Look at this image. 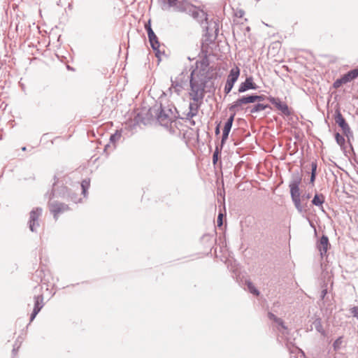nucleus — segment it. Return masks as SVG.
<instances>
[{
    "instance_id": "1",
    "label": "nucleus",
    "mask_w": 358,
    "mask_h": 358,
    "mask_svg": "<svg viewBox=\"0 0 358 358\" xmlns=\"http://www.w3.org/2000/svg\"><path fill=\"white\" fill-rule=\"evenodd\" d=\"M217 78V72L213 66H209L207 58L199 62V66L194 69L190 74L189 96L193 100L189 105L190 111L198 113L205 96L206 84Z\"/></svg>"
},
{
    "instance_id": "2",
    "label": "nucleus",
    "mask_w": 358,
    "mask_h": 358,
    "mask_svg": "<svg viewBox=\"0 0 358 358\" xmlns=\"http://www.w3.org/2000/svg\"><path fill=\"white\" fill-rule=\"evenodd\" d=\"M301 182V178L299 176H296L291 181L289 187L290 189L291 198L295 208L299 211V213H306L307 211V204H302L301 202L308 200L311 197V194L308 193L302 195L301 197L300 196L299 185Z\"/></svg>"
},
{
    "instance_id": "3",
    "label": "nucleus",
    "mask_w": 358,
    "mask_h": 358,
    "mask_svg": "<svg viewBox=\"0 0 358 358\" xmlns=\"http://www.w3.org/2000/svg\"><path fill=\"white\" fill-rule=\"evenodd\" d=\"M151 111L155 113L159 123L165 127L171 125L174 122V119L176 118L175 112L178 113L176 108L173 105L166 107L162 103H160L159 106L155 105L151 109Z\"/></svg>"
},
{
    "instance_id": "4",
    "label": "nucleus",
    "mask_w": 358,
    "mask_h": 358,
    "mask_svg": "<svg viewBox=\"0 0 358 358\" xmlns=\"http://www.w3.org/2000/svg\"><path fill=\"white\" fill-rule=\"evenodd\" d=\"M269 320H273L275 323L274 328L278 331V340L279 341H286V345L288 349H290L289 345H292V336H291L290 330L284 324L283 320L278 317L272 313H268Z\"/></svg>"
},
{
    "instance_id": "5",
    "label": "nucleus",
    "mask_w": 358,
    "mask_h": 358,
    "mask_svg": "<svg viewBox=\"0 0 358 358\" xmlns=\"http://www.w3.org/2000/svg\"><path fill=\"white\" fill-rule=\"evenodd\" d=\"M186 12H188L194 19L201 23L203 28L206 29V31H208L207 14L203 10H200L191 4H189Z\"/></svg>"
},
{
    "instance_id": "6",
    "label": "nucleus",
    "mask_w": 358,
    "mask_h": 358,
    "mask_svg": "<svg viewBox=\"0 0 358 358\" xmlns=\"http://www.w3.org/2000/svg\"><path fill=\"white\" fill-rule=\"evenodd\" d=\"M145 29L147 31L150 45H151L152 50L155 52V56L159 59V60H160V55H161V51L159 50L160 43H159L157 36H156V34H155L154 31L152 30V29L151 27L150 20H149L147 23H145Z\"/></svg>"
},
{
    "instance_id": "7",
    "label": "nucleus",
    "mask_w": 358,
    "mask_h": 358,
    "mask_svg": "<svg viewBox=\"0 0 358 358\" xmlns=\"http://www.w3.org/2000/svg\"><path fill=\"white\" fill-rule=\"evenodd\" d=\"M239 76L240 69L238 66L232 68L230 70L224 90L226 94H228L231 91L234 83L237 81Z\"/></svg>"
},
{
    "instance_id": "8",
    "label": "nucleus",
    "mask_w": 358,
    "mask_h": 358,
    "mask_svg": "<svg viewBox=\"0 0 358 358\" xmlns=\"http://www.w3.org/2000/svg\"><path fill=\"white\" fill-rule=\"evenodd\" d=\"M334 120L336 123L338 125L339 127L342 129V131L343 134L347 137L349 138L350 135H352V131L350 128V126L347 123L345 119L341 114V111L339 110H336L335 115H334Z\"/></svg>"
},
{
    "instance_id": "9",
    "label": "nucleus",
    "mask_w": 358,
    "mask_h": 358,
    "mask_svg": "<svg viewBox=\"0 0 358 358\" xmlns=\"http://www.w3.org/2000/svg\"><path fill=\"white\" fill-rule=\"evenodd\" d=\"M267 100L281 112L282 115L289 116L292 114L291 109L286 103L282 102L279 98L269 96Z\"/></svg>"
},
{
    "instance_id": "10",
    "label": "nucleus",
    "mask_w": 358,
    "mask_h": 358,
    "mask_svg": "<svg viewBox=\"0 0 358 358\" xmlns=\"http://www.w3.org/2000/svg\"><path fill=\"white\" fill-rule=\"evenodd\" d=\"M42 208H36L29 213V228L32 232H35L39 227L38 218L41 215Z\"/></svg>"
},
{
    "instance_id": "11",
    "label": "nucleus",
    "mask_w": 358,
    "mask_h": 358,
    "mask_svg": "<svg viewBox=\"0 0 358 358\" xmlns=\"http://www.w3.org/2000/svg\"><path fill=\"white\" fill-rule=\"evenodd\" d=\"M69 192L70 191L68 188L66 186H64L63 184L62 185H59L58 182L55 181L53 184L51 194L50 195V200L57 196L67 198Z\"/></svg>"
},
{
    "instance_id": "12",
    "label": "nucleus",
    "mask_w": 358,
    "mask_h": 358,
    "mask_svg": "<svg viewBox=\"0 0 358 358\" xmlns=\"http://www.w3.org/2000/svg\"><path fill=\"white\" fill-rule=\"evenodd\" d=\"M49 208L52 213H53L54 218L57 220V215L59 213H64L69 210L68 205L64 203H59L58 201H49Z\"/></svg>"
},
{
    "instance_id": "13",
    "label": "nucleus",
    "mask_w": 358,
    "mask_h": 358,
    "mask_svg": "<svg viewBox=\"0 0 358 358\" xmlns=\"http://www.w3.org/2000/svg\"><path fill=\"white\" fill-rule=\"evenodd\" d=\"M259 88L258 85L254 83L253 78L248 76L245 78V80L241 83L238 87V92L243 93L250 90H256Z\"/></svg>"
},
{
    "instance_id": "14",
    "label": "nucleus",
    "mask_w": 358,
    "mask_h": 358,
    "mask_svg": "<svg viewBox=\"0 0 358 358\" xmlns=\"http://www.w3.org/2000/svg\"><path fill=\"white\" fill-rule=\"evenodd\" d=\"M329 246V238L326 235H322L317 243V248L322 257L326 255Z\"/></svg>"
},
{
    "instance_id": "15",
    "label": "nucleus",
    "mask_w": 358,
    "mask_h": 358,
    "mask_svg": "<svg viewBox=\"0 0 358 358\" xmlns=\"http://www.w3.org/2000/svg\"><path fill=\"white\" fill-rule=\"evenodd\" d=\"M43 296L42 294L34 296V307L30 316V322H31L43 306Z\"/></svg>"
},
{
    "instance_id": "16",
    "label": "nucleus",
    "mask_w": 358,
    "mask_h": 358,
    "mask_svg": "<svg viewBox=\"0 0 358 358\" xmlns=\"http://www.w3.org/2000/svg\"><path fill=\"white\" fill-rule=\"evenodd\" d=\"M169 7H173L178 11H186L189 4L186 0H167Z\"/></svg>"
},
{
    "instance_id": "17",
    "label": "nucleus",
    "mask_w": 358,
    "mask_h": 358,
    "mask_svg": "<svg viewBox=\"0 0 358 358\" xmlns=\"http://www.w3.org/2000/svg\"><path fill=\"white\" fill-rule=\"evenodd\" d=\"M243 102L241 97L234 101L231 105L229 106L228 108L231 112V114H234V117L237 112L243 110Z\"/></svg>"
},
{
    "instance_id": "18",
    "label": "nucleus",
    "mask_w": 358,
    "mask_h": 358,
    "mask_svg": "<svg viewBox=\"0 0 358 358\" xmlns=\"http://www.w3.org/2000/svg\"><path fill=\"white\" fill-rule=\"evenodd\" d=\"M266 108H271L270 105L257 103L252 106H248L245 108V112L249 111L250 113H256L264 110Z\"/></svg>"
},
{
    "instance_id": "19",
    "label": "nucleus",
    "mask_w": 358,
    "mask_h": 358,
    "mask_svg": "<svg viewBox=\"0 0 358 358\" xmlns=\"http://www.w3.org/2000/svg\"><path fill=\"white\" fill-rule=\"evenodd\" d=\"M343 80L346 83L352 81L358 77V71L355 70L354 69L348 71L346 73L343 74L342 76Z\"/></svg>"
},
{
    "instance_id": "20",
    "label": "nucleus",
    "mask_w": 358,
    "mask_h": 358,
    "mask_svg": "<svg viewBox=\"0 0 358 358\" xmlns=\"http://www.w3.org/2000/svg\"><path fill=\"white\" fill-rule=\"evenodd\" d=\"M183 89L182 83L178 82L177 80H173L171 79V85L169 88V92L171 94L173 91L177 94L180 95L182 90Z\"/></svg>"
},
{
    "instance_id": "21",
    "label": "nucleus",
    "mask_w": 358,
    "mask_h": 358,
    "mask_svg": "<svg viewBox=\"0 0 358 358\" xmlns=\"http://www.w3.org/2000/svg\"><path fill=\"white\" fill-rule=\"evenodd\" d=\"M324 201H325V196L322 194L316 193L314 195V196L311 201V203L313 205H314L315 206L321 207L322 208H323L322 205L324 203Z\"/></svg>"
},
{
    "instance_id": "22",
    "label": "nucleus",
    "mask_w": 358,
    "mask_h": 358,
    "mask_svg": "<svg viewBox=\"0 0 358 358\" xmlns=\"http://www.w3.org/2000/svg\"><path fill=\"white\" fill-rule=\"evenodd\" d=\"M317 162L316 160L311 162V175L310 178V183L313 185H314V182L316 179L317 176Z\"/></svg>"
},
{
    "instance_id": "23",
    "label": "nucleus",
    "mask_w": 358,
    "mask_h": 358,
    "mask_svg": "<svg viewBox=\"0 0 358 358\" xmlns=\"http://www.w3.org/2000/svg\"><path fill=\"white\" fill-rule=\"evenodd\" d=\"M343 336H339L335 341L333 343L332 347L334 351L338 352L341 349H342L343 346Z\"/></svg>"
},
{
    "instance_id": "24",
    "label": "nucleus",
    "mask_w": 358,
    "mask_h": 358,
    "mask_svg": "<svg viewBox=\"0 0 358 358\" xmlns=\"http://www.w3.org/2000/svg\"><path fill=\"white\" fill-rule=\"evenodd\" d=\"M322 303H319V305L321 307H324L326 309L331 308V306L334 303V299L332 296L330 297L329 295H328L324 300L321 301Z\"/></svg>"
},
{
    "instance_id": "25",
    "label": "nucleus",
    "mask_w": 358,
    "mask_h": 358,
    "mask_svg": "<svg viewBox=\"0 0 358 358\" xmlns=\"http://www.w3.org/2000/svg\"><path fill=\"white\" fill-rule=\"evenodd\" d=\"M234 114L230 115L229 117L227 119V122L224 124L223 131H227V133L230 132L234 120Z\"/></svg>"
},
{
    "instance_id": "26",
    "label": "nucleus",
    "mask_w": 358,
    "mask_h": 358,
    "mask_svg": "<svg viewBox=\"0 0 358 358\" xmlns=\"http://www.w3.org/2000/svg\"><path fill=\"white\" fill-rule=\"evenodd\" d=\"M241 99L243 101L244 105L253 103L255 102V94L242 96H241Z\"/></svg>"
},
{
    "instance_id": "27",
    "label": "nucleus",
    "mask_w": 358,
    "mask_h": 358,
    "mask_svg": "<svg viewBox=\"0 0 358 358\" xmlns=\"http://www.w3.org/2000/svg\"><path fill=\"white\" fill-rule=\"evenodd\" d=\"M245 285L247 286V289L250 293L255 296H258L259 294V290L255 287L251 281H246Z\"/></svg>"
},
{
    "instance_id": "28",
    "label": "nucleus",
    "mask_w": 358,
    "mask_h": 358,
    "mask_svg": "<svg viewBox=\"0 0 358 358\" xmlns=\"http://www.w3.org/2000/svg\"><path fill=\"white\" fill-rule=\"evenodd\" d=\"M90 186V179H85L81 182L82 194L85 197L87 193V189Z\"/></svg>"
},
{
    "instance_id": "29",
    "label": "nucleus",
    "mask_w": 358,
    "mask_h": 358,
    "mask_svg": "<svg viewBox=\"0 0 358 358\" xmlns=\"http://www.w3.org/2000/svg\"><path fill=\"white\" fill-rule=\"evenodd\" d=\"M121 137V131L117 130L115 134H111L110 136V142L113 144V148L114 149L115 148V143L120 140Z\"/></svg>"
},
{
    "instance_id": "30",
    "label": "nucleus",
    "mask_w": 358,
    "mask_h": 358,
    "mask_svg": "<svg viewBox=\"0 0 358 358\" xmlns=\"http://www.w3.org/2000/svg\"><path fill=\"white\" fill-rule=\"evenodd\" d=\"M221 150H222V148H219L218 147L215 148V150L213 152V157H212L213 164H216L217 161L220 158Z\"/></svg>"
},
{
    "instance_id": "31",
    "label": "nucleus",
    "mask_w": 358,
    "mask_h": 358,
    "mask_svg": "<svg viewBox=\"0 0 358 358\" xmlns=\"http://www.w3.org/2000/svg\"><path fill=\"white\" fill-rule=\"evenodd\" d=\"M335 140L341 148H343L345 143V139L343 136L341 135L338 132H336L335 134Z\"/></svg>"
},
{
    "instance_id": "32",
    "label": "nucleus",
    "mask_w": 358,
    "mask_h": 358,
    "mask_svg": "<svg viewBox=\"0 0 358 358\" xmlns=\"http://www.w3.org/2000/svg\"><path fill=\"white\" fill-rule=\"evenodd\" d=\"M313 324L315 326V329L319 333H321L322 334H324V330L323 327L322 325V322H321V319L320 318L316 319L315 320V322H313Z\"/></svg>"
},
{
    "instance_id": "33",
    "label": "nucleus",
    "mask_w": 358,
    "mask_h": 358,
    "mask_svg": "<svg viewBox=\"0 0 358 358\" xmlns=\"http://www.w3.org/2000/svg\"><path fill=\"white\" fill-rule=\"evenodd\" d=\"M67 198L70 199L74 203H78V201H80V199L78 198V194L76 193L71 192H69Z\"/></svg>"
},
{
    "instance_id": "34",
    "label": "nucleus",
    "mask_w": 358,
    "mask_h": 358,
    "mask_svg": "<svg viewBox=\"0 0 358 358\" xmlns=\"http://www.w3.org/2000/svg\"><path fill=\"white\" fill-rule=\"evenodd\" d=\"M343 84H345L344 80H343L342 77L340 78L336 79L334 83H333V87L335 89H338L340 87H341Z\"/></svg>"
},
{
    "instance_id": "35",
    "label": "nucleus",
    "mask_w": 358,
    "mask_h": 358,
    "mask_svg": "<svg viewBox=\"0 0 358 358\" xmlns=\"http://www.w3.org/2000/svg\"><path fill=\"white\" fill-rule=\"evenodd\" d=\"M268 97V96H266V95H264V94L258 95V94H255V102L256 101L260 102V101H263L264 100H267Z\"/></svg>"
},
{
    "instance_id": "36",
    "label": "nucleus",
    "mask_w": 358,
    "mask_h": 358,
    "mask_svg": "<svg viewBox=\"0 0 358 358\" xmlns=\"http://www.w3.org/2000/svg\"><path fill=\"white\" fill-rule=\"evenodd\" d=\"M43 273V271L42 270H37L35 273L33 275V278L36 280V281H38V279L41 280V281H42L41 280V275Z\"/></svg>"
},
{
    "instance_id": "37",
    "label": "nucleus",
    "mask_w": 358,
    "mask_h": 358,
    "mask_svg": "<svg viewBox=\"0 0 358 358\" xmlns=\"http://www.w3.org/2000/svg\"><path fill=\"white\" fill-rule=\"evenodd\" d=\"M350 313L358 320V306H354L350 309Z\"/></svg>"
},
{
    "instance_id": "38",
    "label": "nucleus",
    "mask_w": 358,
    "mask_h": 358,
    "mask_svg": "<svg viewBox=\"0 0 358 358\" xmlns=\"http://www.w3.org/2000/svg\"><path fill=\"white\" fill-rule=\"evenodd\" d=\"M229 133H227V131H222V139H221V144L222 145L225 143L226 141L229 138Z\"/></svg>"
},
{
    "instance_id": "39",
    "label": "nucleus",
    "mask_w": 358,
    "mask_h": 358,
    "mask_svg": "<svg viewBox=\"0 0 358 358\" xmlns=\"http://www.w3.org/2000/svg\"><path fill=\"white\" fill-rule=\"evenodd\" d=\"M328 296V291H327V289L325 287V288H323L322 292H321V294H320V301L322 300H324V299H326V297Z\"/></svg>"
},
{
    "instance_id": "40",
    "label": "nucleus",
    "mask_w": 358,
    "mask_h": 358,
    "mask_svg": "<svg viewBox=\"0 0 358 358\" xmlns=\"http://www.w3.org/2000/svg\"><path fill=\"white\" fill-rule=\"evenodd\" d=\"M223 215L222 213H219L217 219V227H222L223 224Z\"/></svg>"
},
{
    "instance_id": "41",
    "label": "nucleus",
    "mask_w": 358,
    "mask_h": 358,
    "mask_svg": "<svg viewBox=\"0 0 358 358\" xmlns=\"http://www.w3.org/2000/svg\"><path fill=\"white\" fill-rule=\"evenodd\" d=\"M197 114H196L195 113L192 112V111H189L187 113V117H186V119L187 120H190L192 118H193L194 117H195Z\"/></svg>"
},
{
    "instance_id": "42",
    "label": "nucleus",
    "mask_w": 358,
    "mask_h": 358,
    "mask_svg": "<svg viewBox=\"0 0 358 358\" xmlns=\"http://www.w3.org/2000/svg\"><path fill=\"white\" fill-rule=\"evenodd\" d=\"M16 345H17V344L15 343V344L14 345V346H13V350H12V352H13V355H16L17 351V350H18V348H19V347H20L19 345H18V346H16Z\"/></svg>"
},
{
    "instance_id": "43",
    "label": "nucleus",
    "mask_w": 358,
    "mask_h": 358,
    "mask_svg": "<svg viewBox=\"0 0 358 358\" xmlns=\"http://www.w3.org/2000/svg\"><path fill=\"white\" fill-rule=\"evenodd\" d=\"M220 124H218L216 126V127H215V135H218V134H220Z\"/></svg>"
},
{
    "instance_id": "44",
    "label": "nucleus",
    "mask_w": 358,
    "mask_h": 358,
    "mask_svg": "<svg viewBox=\"0 0 358 358\" xmlns=\"http://www.w3.org/2000/svg\"><path fill=\"white\" fill-rule=\"evenodd\" d=\"M243 14H244V12H243V10H240V11H238V12L236 14V15L237 17H243Z\"/></svg>"
},
{
    "instance_id": "45",
    "label": "nucleus",
    "mask_w": 358,
    "mask_h": 358,
    "mask_svg": "<svg viewBox=\"0 0 358 358\" xmlns=\"http://www.w3.org/2000/svg\"><path fill=\"white\" fill-rule=\"evenodd\" d=\"M189 121V123L192 125V126H194L196 124V122L192 118L190 120H187Z\"/></svg>"
},
{
    "instance_id": "46",
    "label": "nucleus",
    "mask_w": 358,
    "mask_h": 358,
    "mask_svg": "<svg viewBox=\"0 0 358 358\" xmlns=\"http://www.w3.org/2000/svg\"><path fill=\"white\" fill-rule=\"evenodd\" d=\"M111 148V145H110L109 144H107L106 146H105V148H104V152H107V150Z\"/></svg>"
},
{
    "instance_id": "47",
    "label": "nucleus",
    "mask_w": 358,
    "mask_h": 358,
    "mask_svg": "<svg viewBox=\"0 0 358 358\" xmlns=\"http://www.w3.org/2000/svg\"><path fill=\"white\" fill-rule=\"evenodd\" d=\"M22 150L23 151L26 150V147H22Z\"/></svg>"
},
{
    "instance_id": "48",
    "label": "nucleus",
    "mask_w": 358,
    "mask_h": 358,
    "mask_svg": "<svg viewBox=\"0 0 358 358\" xmlns=\"http://www.w3.org/2000/svg\"><path fill=\"white\" fill-rule=\"evenodd\" d=\"M217 27V24L214 22V27L215 28Z\"/></svg>"
}]
</instances>
